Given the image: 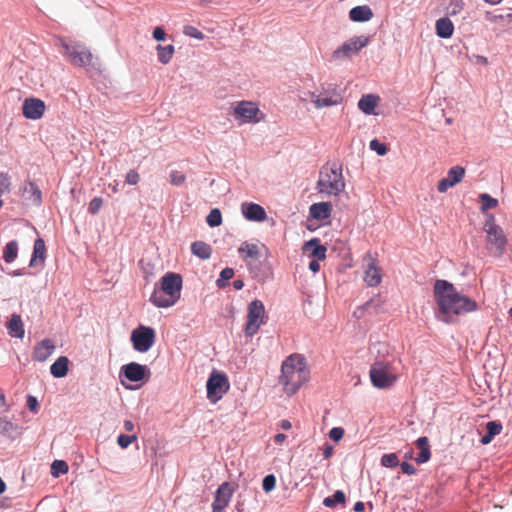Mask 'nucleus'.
<instances>
[{"instance_id": "obj_1", "label": "nucleus", "mask_w": 512, "mask_h": 512, "mask_svg": "<svg viewBox=\"0 0 512 512\" xmlns=\"http://www.w3.org/2000/svg\"><path fill=\"white\" fill-rule=\"evenodd\" d=\"M433 295L438 307V319L447 324L455 321V318L478 309L475 300L460 293L456 287L447 280H436L433 287Z\"/></svg>"}, {"instance_id": "obj_2", "label": "nucleus", "mask_w": 512, "mask_h": 512, "mask_svg": "<svg viewBox=\"0 0 512 512\" xmlns=\"http://www.w3.org/2000/svg\"><path fill=\"white\" fill-rule=\"evenodd\" d=\"M309 378L310 370L302 355L292 354L282 362L279 384L287 395H294Z\"/></svg>"}, {"instance_id": "obj_3", "label": "nucleus", "mask_w": 512, "mask_h": 512, "mask_svg": "<svg viewBox=\"0 0 512 512\" xmlns=\"http://www.w3.org/2000/svg\"><path fill=\"white\" fill-rule=\"evenodd\" d=\"M183 280L180 274L168 272L155 285L150 302L158 308L175 305L181 296Z\"/></svg>"}, {"instance_id": "obj_4", "label": "nucleus", "mask_w": 512, "mask_h": 512, "mask_svg": "<svg viewBox=\"0 0 512 512\" xmlns=\"http://www.w3.org/2000/svg\"><path fill=\"white\" fill-rule=\"evenodd\" d=\"M316 189L321 194L338 196L345 189L341 165L337 163L324 165L319 172Z\"/></svg>"}, {"instance_id": "obj_5", "label": "nucleus", "mask_w": 512, "mask_h": 512, "mask_svg": "<svg viewBox=\"0 0 512 512\" xmlns=\"http://www.w3.org/2000/svg\"><path fill=\"white\" fill-rule=\"evenodd\" d=\"M483 229L486 232V249L491 255L501 257L506 251L507 238L503 229L495 223L494 215L486 216Z\"/></svg>"}, {"instance_id": "obj_6", "label": "nucleus", "mask_w": 512, "mask_h": 512, "mask_svg": "<svg viewBox=\"0 0 512 512\" xmlns=\"http://www.w3.org/2000/svg\"><path fill=\"white\" fill-rule=\"evenodd\" d=\"M58 45L62 48L64 56L72 65L78 67L91 65L93 55L84 44L61 38L58 40Z\"/></svg>"}, {"instance_id": "obj_7", "label": "nucleus", "mask_w": 512, "mask_h": 512, "mask_svg": "<svg viewBox=\"0 0 512 512\" xmlns=\"http://www.w3.org/2000/svg\"><path fill=\"white\" fill-rule=\"evenodd\" d=\"M369 377L372 385L378 389L391 388L398 379L392 366L384 361H376L371 365Z\"/></svg>"}, {"instance_id": "obj_8", "label": "nucleus", "mask_w": 512, "mask_h": 512, "mask_svg": "<svg viewBox=\"0 0 512 512\" xmlns=\"http://www.w3.org/2000/svg\"><path fill=\"white\" fill-rule=\"evenodd\" d=\"M232 115L239 124H256L264 119V114L257 103L252 101H238L232 106Z\"/></svg>"}, {"instance_id": "obj_9", "label": "nucleus", "mask_w": 512, "mask_h": 512, "mask_svg": "<svg viewBox=\"0 0 512 512\" xmlns=\"http://www.w3.org/2000/svg\"><path fill=\"white\" fill-rule=\"evenodd\" d=\"M369 43V37L365 35L354 36L346 40L332 53L335 61H344L356 56Z\"/></svg>"}, {"instance_id": "obj_10", "label": "nucleus", "mask_w": 512, "mask_h": 512, "mask_svg": "<svg viewBox=\"0 0 512 512\" xmlns=\"http://www.w3.org/2000/svg\"><path fill=\"white\" fill-rule=\"evenodd\" d=\"M266 312L262 301L255 299L249 303L247 309V322L244 328L246 336L255 335L261 325L265 323Z\"/></svg>"}, {"instance_id": "obj_11", "label": "nucleus", "mask_w": 512, "mask_h": 512, "mask_svg": "<svg viewBox=\"0 0 512 512\" xmlns=\"http://www.w3.org/2000/svg\"><path fill=\"white\" fill-rule=\"evenodd\" d=\"M131 341L136 351L147 352L155 342V331L151 327L140 326L132 331Z\"/></svg>"}, {"instance_id": "obj_12", "label": "nucleus", "mask_w": 512, "mask_h": 512, "mask_svg": "<svg viewBox=\"0 0 512 512\" xmlns=\"http://www.w3.org/2000/svg\"><path fill=\"white\" fill-rule=\"evenodd\" d=\"M228 379L224 374L212 373L207 381V397L211 402H217L228 389Z\"/></svg>"}, {"instance_id": "obj_13", "label": "nucleus", "mask_w": 512, "mask_h": 512, "mask_svg": "<svg viewBox=\"0 0 512 512\" xmlns=\"http://www.w3.org/2000/svg\"><path fill=\"white\" fill-rule=\"evenodd\" d=\"M234 488L229 482L222 483L215 492L212 512H222L230 503Z\"/></svg>"}, {"instance_id": "obj_14", "label": "nucleus", "mask_w": 512, "mask_h": 512, "mask_svg": "<svg viewBox=\"0 0 512 512\" xmlns=\"http://www.w3.org/2000/svg\"><path fill=\"white\" fill-rule=\"evenodd\" d=\"M45 103L39 98H27L24 100L22 106L23 116L27 119L38 120L45 113Z\"/></svg>"}, {"instance_id": "obj_15", "label": "nucleus", "mask_w": 512, "mask_h": 512, "mask_svg": "<svg viewBox=\"0 0 512 512\" xmlns=\"http://www.w3.org/2000/svg\"><path fill=\"white\" fill-rule=\"evenodd\" d=\"M312 102L314 103L315 107L318 109L324 108V107H331L339 105L342 102L341 95L336 91V89H333L331 91H328L326 93L316 94L314 92L310 93Z\"/></svg>"}, {"instance_id": "obj_16", "label": "nucleus", "mask_w": 512, "mask_h": 512, "mask_svg": "<svg viewBox=\"0 0 512 512\" xmlns=\"http://www.w3.org/2000/svg\"><path fill=\"white\" fill-rule=\"evenodd\" d=\"M465 176V169L461 166H454L449 169L447 176L438 182L437 189L445 193L449 188L460 183Z\"/></svg>"}, {"instance_id": "obj_17", "label": "nucleus", "mask_w": 512, "mask_h": 512, "mask_svg": "<svg viewBox=\"0 0 512 512\" xmlns=\"http://www.w3.org/2000/svg\"><path fill=\"white\" fill-rule=\"evenodd\" d=\"M121 370H122L124 376L128 380L133 381V382L141 381L146 377L147 374L148 375L150 374V371L147 369L146 366L141 365L136 362H131L127 365H124L121 368Z\"/></svg>"}, {"instance_id": "obj_18", "label": "nucleus", "mask_w": 512, "mask_h": 512, "mask_svg": "<svg viewBox=\"0 0 512 512\" xmlns=\"http://www.w3.org/2000/svg\"><path fill=\"white\" fill-rule=\"evenodd\" d=\"M241 210L246 219L261 222L267 217L265 209L259 204L243 203Z\"/></svg>"}, {"instance_id": "obj_19", "label": "nucleus", "mask_w": 512, "mask_h": 512, "mask_svg": "<svg viewBox=\"0 0 512 512\" xmlns=\"http://www.w3.org/2000/svg\"><path fill=\"white\" fill-rule=\"evenodd\" d=\"M23 195L25 199L34 206H40L42 204V192L38 185L33 181L25 182Z\"/></svg>"}, {"instance_id": "obj_20", "label": "nucleus", "mask_w": 512, "mask_h": 512, "mask_svg": "<svg viewBox=\"0 0 512 512\" xmlns=\"http://www.w3.org/2000/svg\"><path fill=\"white\" fill-rule=\"evenodd\" d=\"M54 350L55 345L52 341L50 339H44L35 346L33 359L38 362H44L53 354Z\"/></svg>"}, {"instance_id": "obj_21", "label": "nucleus", "mask_w": 512, "mask_h": 512, "mask_svg": "<svg viewBox=\"0 0 512 512\" xmlns=\"http://www.w3.org/2000/svg\"><path fill=\"white\" fill-rule=\"evenodd\" d=\"M381 280V269L376 265L375 261L371 259L364 272V281L368 286L376 287L381 283Z\"/></svg>"}, {"instance_id": "obj_22", "label": "nucleus", "mask_w": 512, "mask_h": 512, "mask_svg": "<svg viewBox=\"0 0 512 512\" xmlns=\"http://www.w3.org/2000/svg\"><path fill=\"white\" fill-rule=\"evenodd\" d=\"M332 205L329 202L314 203L309 208L310 216L316 220H325L330 217Z\"/></svg>"}, {"instance_id": "obj_23", "label": "nucleus", "mask_w": 512, "mask_h": 512, "mask_svg": "<svg viewBox=\"0 0 512 512\" xmlns=\"http://www.w3.org/2000/svg\"><path fill=\"white\" fill-rule=\"evenodd\" d=\"M238 251L242 254V259L248 264H251L252 260H258L260 257L259 246L257 244L243 242Z\"/></svg>"}, {"instance_id": "obj_24", "label": "nucleus", "mask_w": 512, "mask_h": 512, "mask_svg": "<svg viewBox=\"0 0 512 512\" xmlns=\"http://www.w3.org/2000/svg\"><path fill=\"white\" fill-rule=\"evenodd\" d=\"M46 258V245L42 238H37L34 242L33 254L29 263L30 267L43 264Z\"/></svg>"}, {"instance_id": "obj_25", "label": "nucleus", "mask_w": 512, "mask_h": 512, "mask_svg": "<svg viewBox=\"0 0 512 512\" xmlns=\"http://www.w3.org/2000/svg\"><path fill=\"white\" fill-rule=\"evenodd\" d=\"M304 250L317 260H324L326 257V247L321 245L320 241L316 238L306 242Z\"/></svg>"}, {"instance_id": "obj_26", "label": "nucleus", "mask_w": 512, "mask_h": 512, "mask_svg": "<svg viewBox=\"0 0 512 512\" xmlns=\"http://www.w3.org/2000/svg\"><path fill=\"white\" fill-rule=\"evenodd\" d=\"M380 101L379 96L367 94L361 97L358 102L359 109L367 115L375 114L374 110Z\"/></svg>"}, {"instance_id": "obj_27", "label": "nucleus", "mask_w": 512, "mask_h": 512, "mask_svg": "<svg viewBox=\"0 0 512 512\" xmlns=\"http://www.w3.org/2000/svg\"><path fill=\"white\" fill-rule=\"evenodd\" d=\"M349 17L354 22H366L373 17V12L369 6H356L350 10Z\"/></svg>"}, {"instance_id": "obj_28", "label": "nucleus", "mask_w": 512, "mask_h": 512, "mask_svg": "<svg viewBox=\"0 0 512 512\" xmlns=\"http://www.w3.org/2000/svg\"><path fill=\"white\" fill-rule=\"evenodd\" d=\"M435 28L436 34L441 38H450L454 32V25L448 17L438 19Z\"/></svg>"}, {"instance_id": "obj_29", "label": "nucleus", "mask_w": 512, "mask_h": 512, "mask_svg": "<svg viewBox=\"0 0 512 512\" xmlns=\"http://www.w3.org/2000/svg\"><path fill=\"white\" fill-rule=\"evenodd\" d=\"M8 333L12 337L23 338L24 327L21 316L13 314L7 324Z\"/></svg>"}, {"instance_id": "obj_30", "label": "nucleus", "mask_w": 512, "mask_h": 512, "mask_svg": "<svg viewBox=\"0 0 512 512\" xmlns=\"http://www.w3.org/2000/svg\"><path fill=\"white\" fill-rule=\"evenodd\" d=\"M417 447L420 449V453L415 458L416 462L419 464L427 462L431 457L429 440L427 437H420L416 441Z\"/></svg>"}, {"instance_id": "obj_31", "label": "nucleus", "mask_w": 512, "mask_h": 512, "mask_svg": "<svg viewBox=\"0 0 512 512\" xmlns=\"http://www.w3.org/2000/svg\"><path fill=\"white\" fill-rule=\"evenodd\" d=\"M69 360L65 356L59 357L50 367L51 374L56 378L67 375Z\"/></svg>"}, {"instance_id": "obj_32", "label": "nucleus", "mask_w": 512, "mask_h": 512, "mask_svg": "<svg viewBox=\"0 0 512 512\" xmlns=\"http://www.w3.org/2000/svg\"><path fill=\"white\" fill-rule=\"evenodd\" d=\"M192 253L200 259H208L211 256L212 248L209 244L203 241H196L191 245Z\"/></svg>"}, {"instance_id": "obj_33", "label": "nucleus", "mask_w": 512, "mask_h": 512, "mask_svg": "<svg viewBox=\"0 0 512 512\" xmlns=\"http://www.w3.org/2000/svg\"><path fill=\"white\" fill-rule=\"evenodd\" d=\"M486 428L487 432L480 440L483 445L489 444L496 435L500 434L502 431V425L498 422L490 421L487 423Z\"/></svg>"}, {"instance_id": "obj_34", "label": "nucleus", "mask_w": 512, "mask_h": 512, "mask_svg": "<svg viewBox=\"0 0 512 512\" xmlns=\"http://www.w3.org/2000/svg\"><path fill=\"white\" fill-rule=\"evenodd\" d=\"M156 51H157V56H158V60L160 63L162 64H168L174 53H175V48L173 45H166V46H162V45H157L156 47Z\"/></svg>"}, {"instance_id": "obj_35", "label": "nucleus", "mask_w": 512, "mask_h": 512, "mask_svg": "<svg viewBox=\"0 0 512 512\" xmlns=\"http://www.w3.org/2000/svg\"><path fill=\"white\" fill-rule=\"evenodd\" d=\"M18 256V243L12 240L6 244L3 250V259L6 263H12Z\"/></svg>"}, {"instance_id": "obj_36", "label": "nucleus", "mask_w": 512, "mask_h": 512, "mask_svg": "<svg viewBox=\"0 0 512 512\" xmlns=\"http://www.w3.org/2000/svg\"><path fill=\"white\" fill-rule=\"evenodd\" d=\"M345 500H346V496H345L344 492L337 490V491H335V493L332 496L326 497L323 500V504L328 508H333L337 504H344Z\"/></svg>"}, {"instance_id": "obj_37", "label": "nucleus", "mask_w": 512, "mask_h": 512, "mask_svg": "<svg viewBox=\"0 0 512 512\" xmlns=\"http://www.w3.org/2000/svg\"><path fill=\"white\" fill-rule=\"evenodd\" d=\"M479 200L481 203V210L483 212H486L489 209H494L498 206V200L486 193L480 194Z\"/></svg>"}, {"instance_id": "obj_38", "label": "nucleus", "mask_w": 512, "mask_h": 512, "mask_svg": "<svg viewBox=\"0 0 512 512\" xmlns=\"http://www.w3.org/2000/svg\"><path fill=\"white\" fill-rule=\"evenodd\" d=\"M207 224L210 227H217L222 223V215L219 209L215 208L210 211L206 218Z\"/></svg>"}, {"instance_id": "obj_39", "label": "nucleus", "mask_w": 512, "mask_h": 512, "mask_svg": "<svg viewBox=\"0 0 512 512\" xmlns=\"http://www.w3.org/2000/svg\"><path fill=\"white\" fill-rule=\"evenodd\" d=\"M381 465L387 468H393L399 465V459L396 453L384 454L381 457Z\"/></svg>"}, {"instance_id": "obj_40", "label": "nucleus", "mask_w": 512, "mask_h": 512, "mask_svg": "<svg viewBox=\"0 0 512 512\" xmlns=\"http://www.w3.org/2000/svg\"><path fill=\"white\" fill-rule=\"evenodd\" d=\"M68 472V464L63 460H55L51 465V473L57 477L59 474H65Z\"/></svg>"}, {"instance_id": "obj_41", "label": "nucleus", "mask_w": 512, "mask_h": 512, "mask_svg": "<svg viewBox=\"0 0 512 512\" xmlns=\"http://www.w3.org/2000/svg\"><path fill=\"white\" fill-rule=\"evenodd\" d=\"M137 435L136 434H133V435H125V434H120L118 437H117V444L122 448V449H126L128 448L133 442H135L137 440Z\"/></svg>"}, {"instance_id": "obj_42", "label": "nucleus", "mask_w": 512, "mask_h": 512, "mask_svg": "<svg viewBox=\"0 0 512 512\" xmlns=\"http://www.w3.org/2000/svg\"><path fill=\"white\" fill-rule=\"evenodd\" d=\"M234 276V270L232 268H225L220 273V278L217 280V286L224 288L226 286L225 281L230 280Z\"/></svg>"}, {"instance_id": "obj_43", "label": "nucleus", "mask_w": 512, "mask_h": 512, "mask_svg": "<svg viewBox=\"0 0 512 512\" xmlns=\"http://www.w3.org/2000/svg\"><path fill=\"white\" fill-rule=\"evenodd\" d=\"M169 178H170V184L173 186H180L186 180L185 174H183L182 172L177 171V170L171 171Z\"/></svg>"}, {"instance_id": "obj_44", "label": "nucleus", "mask_w": 512, "mask_h": 512, "mask_svg": "<svg viewBox=\"0 0 512 512\" xmlns=\"http://www.w3.org/2000/svg\"><path fill=\"white\" fill-rule=\"evenodd\" d=\"M370 149L380 156H384L388 151L387 146L384 143L379 142L377 139H373L370 142Z\"/></svg>"}, {"instance_id": "obj_45", "label": "nucleus", "mask_w": 512, "mask_h": 512, "mask_svg": "<svg viewBox=\"0 0 512 512\" xmlns=\"http://www.w3.org/2000/svg\"><path fill=\"white\" fill-rule=\"evenodd\" d=\"M103 205V199L101 197L93 198L88 205V212L92 215H95L99 212Z\"/></svg>"}, {"instance_id": "obj_46", "label": "nucleus", "mask_w": 512, "mask_h": 512, "mask_svg": "<svg viewBox=\"0 0 512 512\" xmlns=\"http://www.w3.org/2000/svg\"><path fill=\"white\" fill-rule=\"evenodd\" d=\"M276 486V478L274 475L269 474L264 477L262 487L265 492L272 491Z\"/></svg>"}, {"instance_id": "obj_47", "label": "nucleus", "mask_w": 512, "mask_h": 512, "mask_svg": "<svg viewBox=\"0 0 512 512\" xmlns=\"http://www.w3.org/2000/svg\"><path fill=\"white\" fill-rule=\"evenodd\" d=\"M11 186V178L7 173L0 174V189L2 191H9Z\"/></svg>"}, {"instance_id": "obj_48", "label": "nucleus", "mask_w": 512, "mask_h": 512, "mask_svg": "<svg viewBox=\"0 0 512 512\" xmlns=\"http://www.w3.org/2000/svg\"><path fill=\"white\" fill-rule=\"evenodd\" d=\"M344 436V429L341 427H334L329 431V437L334 441H339Z\"/></svg>"}, {"instance_id": "obj_49", "label": "nucleus", "mask_w": 512, "mask_h": 512, "mask_svg": "<svg viewBox=\"0 0 512 512\" xmlns=\"http://www.w3.org/2000/svg\"><path fill=\"white\" fill-rule=\"evenodd\" d=\"M184 33L188 36H191L196 39H203L204 35L201 31L197 30L196 28L192 26H186L184 28Z\"/></svg>"}, {"instance_id": "obj_50", "label": "nucleus", "mask_w": 512, "mask_h": 512, "mask_svg": "<svg viewBox=\"0 0 512 512\" xmlns=\"http://www.w3.org/2000/svg\"><path fill=\"white\" fill-rule=\"evenodd\" d=\"M140 180V176L138 174L137 171L135 170H130L127 174H126V182L130 185H136Z\"/></svg>"}, {"instance_id": "obj_51", "label": "nucleus", "mask_w": 512, "mask_h": 512, "mask_svg": "<svg viewBox=\"0 0 512 512\" xmlns=\"http://www.w3.org/2000/svg\"><path fill=\"white\" fill-rule=\"evenodd\" d=\"M400 467H401V470L404 474H407V475H414L416 473V469L415 467L408 463V462H402L400 464Z\"/></svg>"}, {"instance_id": "obj_52", "label": "nucleus", "mask_w": 512, "mask_h": 512, "mask_svg": "<svg viewBox=\"0 0 512 512\" xmlns=\"http://www.w3.org/2000/svg\"><path fill=\"white\" fill-rule=\"evenodd\" d=\"M153 38L157 41H164L166 38V33L162 27H156L153 30Z\"/></svg>"}, {"instance_id": "obj_53", "label": "nucleus", "mask_w": 512, "mask_h": 512, "mask_svg": "<svg viewBox=\"0 0 512 512\" xmlns=\"http://www.w3.org/2000/svg\"><path fill=\"white\" fill-rule=\"evenodd\" d=\"M462 5V0H452V2L450 3V7L452 8L450 10V14L455 15L458 12H460L462 10Z\"/></svg>"}, {"instance_id": "obj_54", "label": "nucleus", "mask_w": 512, "mask_h": 512, "mask_svg": "<svg viewBox=\"0 0 512 512\" xmlns=\"http://www.w3.org/2000/svg\"><path fill=\"white\" fill-rule=\"evenodd\" d=\"M27 406L32 412H36L39 406L37 399L34 396H28Z\"/></svg>"}, {"instance_id": "obj_55", "label": "nucleus", "mask_w": 512, "mask_h": 512, "mask_svg": "<svg viewBox=\"0 0 512 512\" xmlns=\"http://www.w3.org/2000/svg\"><path fill=\"white\" fill-rule=\"evenodd\" d=\"M318 261H319V260H317V259H313V260L309 263V269H310L312 272H314V273L318 272V271H319V269H320V265H319V262H318Z\"/></svg>"}, {"instance_id": "obj_56", "label": "nucleus", "mask_w": 512, "mask_h": 512, "mask_svg": "<svg viewBox=\"0 0 512 512\" xmlns=\"http://www.w3.org/2000/svg\"><path fill=\"white\" fill-rule=\"evenodd\" d=\"M123 426L127 432L134 430V423L131 420H125Z\"/></svg>"}, {"instance_id": "obj_57", "label": "nucleus", "mask_w": 512, "mask_h": 512, "mask_svg": "<svg viewBox=\"0 0 512 512\" xmlns=\"http://www.w3.org/2000/svg\"><path fill=\"white\" fill-rule=\"evenodd\" d=\"M285 439H286V435L283 433H278L274 437V441L277 444H282L285 441Z\"/></svg>"}, {"instance_id": "obj_58", "label": "nucleus", "mask_w": 512, "mask_h": 512, "mask_svg": "<svg viewBox=\"0 0 512 512\" xmlns=\"http://www.w3.org/2000/svg\"><path fill=\"white\" fill-rule=\"evenodd\" d=\"M364 508H365V505L361 501L356 502L354 505V511H356V512H362L364 510Z\"/></svg>"}, {"instance_id": "obj_59", "label": "nucleus", "mask_w": 512, "mask_h": 512, "mask_svg": "<svg viewBox=\"0 0 512 512\" xmlns=\"http://www.w3.org/2000/svg\"><path fill=\"white\" fill-rule=\"evenodd\" d=\"M243 286H244V282L242 280H240V279L234 280V282H233L234 289L240 290L243 288Z\"/></svg>"}, {"instance_id": "obj_60", "label": "nucleus", "mask_w": 512, "mask_h": 512, "mask_svg": "<svg viewBox=\"0 0 512 512\" xmlns=\"http://www.w3.org/2000/svg\"><path fill=\"white\" fill-rule=\"evenodd\" d=\"M280 426L284 430H289L291 428V422L289 420H282Z\"/></svg>"}, {"instance_id": "obj_61", "label": "nucleus", "mask_w": 512, "mask_h": 512, "mask_svg": "<svg viewBox=\"0 0 512 512\" xmlns=\"http://www.w3.org/2000/svg\"><path fill=\"white\" fill-rule=\"evenodd\" d=\"M333 448L331 446H328L324 449L323 456L325 458H329L332 455Z\"/></svg>"}, {"instance_id": "obj_62", "label": "nucleus", "mask_w": 512, "mask_h": 512, "mask_svg": "<svg viewBox=\"0 0 512 512\" xmlns=\"http://www.w3.org/2000/svg\"><path fill=\"white\" fill-rule=\"evenodd\" d=\"M484 1L489 4L495 5V4L500 3L502 0H484Z\"/></svg>"}, {"instance_id": "obj_63", "label": "nucleus", "mask_w": 512, "mask_h": 512, "mask_svg": "<svg viewBox=\"0 0 512 512\" xmlns=\"http://www.w3.org/2000/svg\"><path fill=\"white\" fill-rule=\"evenodd\" d=\"M12 275L13 276H19V275H22V271L21 270H15L12 272Z\"/></svg>"}, {"instance_id": "obj_64", "label": "nucleus", "mask_w": 512, "mask_h": 512, "mask_svg": "<svg viewBox=\"0 0 512 512\" xmlns=\"http://www.w3.org/2000/svg\"><path fill=\"white\" fill-rule=\"evenodd\" d=\"M0 401H1L2 403H4V402H5V396H4V394H3L1 391H0Z\"/></svg>"}]
</instances>
